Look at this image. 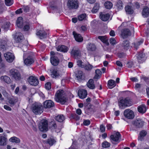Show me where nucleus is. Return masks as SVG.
<instances>
[{"label":"nucleus","instance_id":"nucleus-40","mask_svg":"<svg viewBox=\"0 0 149 149\" xmlns=\"http://www.w3.org/2000/svg\"><path fill=\"white\" fill-rule=\"evenodd\" d=\"M55 119L58 122H62L65 120V117L63 115H60L56 116Z\"/></svg>","mask_w":149,"mask_h":149},{"label":"nucleus","instance_id":"nucleus-16","mask_svg":"<svg viewBox=\"0 0 149 149\" xmlns=\"http://www.w3.org/2000/svg\"><path fill=\"white\" fill-rule=\"evenodd\" d=\"M87 95V91L84 89H80L78 91V95L81 99H84L86 97Z\"/></svg>","mask_w":149,"mask_h":149},{"label":"nucleus","instance_id":"nucleus-50","mask_svg":"<svg viewBox=\"0 0 149 149\" xmlns=\"http://www.w3.org/2000/svg\"><path fill=\"white\" fill-rule=\"evenodd\" d=\"M1 27L4 30H7L9 29V24L7 22H6L2 25Z\"/></svg>","mask_w":149,"mask_h":149},{"label":"nucleus","instance_id":"nucleus-26","mask_svg":"<svg viewBox=\"0 0 149 149\" xmlns=\"http://www.w3.org/2000/svg\"><path fill=\"white\" fill-rule=\"evenodd\" d=\"M147 107L144 104L139 106L138 108V111L142 114L144 113L146 111Z\"/></svg>","mask_w":149,"mask_h":149},{"label":"nucleus","instance_id":"nucleus-57","mask_svg":"<svg viewBox=\"0 0 149 149\" xmlns=\"http://www.w3.org/2000/svg\"><path fill=\"white\" fill-rule=\"evenodd\" d=\"M24 31H26L29 30L30 27L29 24L25 25L22 28Z\"/></svg>","mask_w":149,"mask_h":149},{"label":"nucleus","instance_id":"nucleus-30","mask_svg":"<svg viewBox=\"0 0 149 149\" xmlns=\"http://www.w3.org/2000/svg\"><path fill=\"white\" fill-rule=\"evenodd\" d=\"M121 46L124 49L128 50L130 46L129 41L128 40L124 41L122 44Z\"/></svg>","mask_w":149,"mask_h":149},{"label":"nucleus","instance_id":"nucleus-1","mask_svg":"<svg viewBox=\"0 0 149 149\" xmlns=\"http://www.w3.org/2000/svg\"><path fill=\"white\" fill-rule=\"evenodd\" d=\"M63 57V56L58 52H55L53 51H51L50 52V62L54 66L57 65L59 62L60 56Z\"/></svg>","mask_w":149,"mask_h":149},{"label":"nucleus","instance_id":"nucleus-27","mask_svg":"<svg viewBox=\"0 0 149 149\" xmlns=\"http://www.w3.org/2000/svg\"><path fill=\"white\" fill-rule=\"evenodd\" d=\"M86 48L88 50L90 51H95L96 49L95 45L91 43H89L88 44Z\"/></svg>","mask_w":149,"mask_h":149},{"label":"nucleus","instance_id":"nucleus-60","mask_svg":"<svg viewBox=\"0 0 149 149\" xmlns=\"http://www.w3.org/2000/svg\"><path fill=\"white\" fill-rule=\"evenodd\" d=\"M109 42L112 45H114L116 43V41L115 39L113 38H111L110 39Z\"/></svg>","mask_w":149,"mask_h":149},{"label":"nucleus","instance_id":"nucleus-5","mask_svg":"<svg viewBox=\"0 0 149 149\" xmlns=\"http://www.w3.org/2000/svg\"><path fill=\"white\" fill-rule=\"evenodd\" d=\"M48 121L46 119L42 120L39 124V127L42 132H46L48 130L49 126Z\"/></svg>","mask_w":149,"mask_h":149},{"label":"nucleus","instance_id":"nucleus-10","mask_svg":"<svg viewBox=\"0 0 149 149\" xmlns=\"http://www.w3.org/2000/svg\"><path fill=\"white\" fill-rule=\"evenodd\" d=\"M4 56L6 61L9 63L12 62L15 59V57L11 52H7L4 54Z\"/></svg>","mask_w":149,"mask_h":149},{"label":"nucleus","instance_id":"nucleus-17","mask_svg":"<svg viewBox=\"0 0 149 149\" xmlns=\"http://www.w3.org/2000/svg\"><path fill=\"white\" fill-rule=\"evenodd\" d=\"M110 17V14L108 13H105L100 12V18L103 21H106L109 20Z\"/></svg>","mask_w":149,"mask_h":149},{"label":"nucleus","instance_id":"nucleus-45","mask_svg":"<svg viewBox=\"0 0 149 149\" xmlns=\"http://www.w3.org/2000/svg\"><path fill=\"white\" fill-rule=\"evenodd\" d=\"M116 6L118 10L123 9V3L122 1L120 0H118Z\"/></svg>","mask_w":149,"mask_h":149},{"label":"nucleus","instance_id":"nucleus-24","mask_svg":"<svg viewBox=\"0 0 149 149\" xmlns=\"http://www.w3.org/2000/svg\"><path fill=\"white\" fill-rule=\"evenodd\" d=\"M24 62L26 65L29 66L34 63V60L31 57L28 56L24 59Z\"/></svg>","mask_w":149,"mask_h":149},{"label":"nucleus","instance_id":"nucleus-20","mask_svg":"<svg viewBox=\"0 0 149 149\" xmlns=\"http://www.w3.org/2000/svg\"><path fill=\"white\" fill-rule=\"evenodd\" d=\"M86 85L87 87L90 89H94L95 88L94 80L92 79L89 80L87 83Z\"/></svg>","mask_w":149,"mask_h":149},{"label":"nucleus","instance_id":"nucleus-47","mask_svg":"<svg viewBox=\"0 0 149 149\" xmlns=\"http://www.w3.org/2000/svg\"><path fill=\"white\" fill-rule=\"evenodd\" d=\"M44 107L46 109L50 108L53 107L54 105V103H44Z\"/></svg>","mask_w":149,"mask_h":149},{"label":"nucleus","instance_id":"nucleus-8","mask_svg":"<svg viewBox=\"0 0 149 149\" xmlns=\"http://www.w3.org/2000/svg\"><path fill=\"white\" fill-rule=\"evenodd\" d=\"M36 34L37 36L41 39L46 38L47 35V33L43 29H37Z\"/></svg>","mask_w":149,"mask_h":149},{"label":"nucleus","instance_id":"nucleus-61","mask_svg":"<svg viewBox=\"0 0 149 149\" xmlns=\"http://www.w3.org/2000/svg\"><path fill=\"white\" fill-rule=\"evenodd\" d=\"M24 12L27 13L29 11V7L27 6H24L22 8Z\"/></svg>","mask_w":149,"mask_h":149},{"label":"nucleus","instance_id":"nucleus-11","mask_svg":"<svg viewBox=\"0 0 149 149\" xmlns=\"http://www.w3.org/2000/svg\"><path fill=\"white\" fill-rule=\"evenodd\" d=\"M49 127L52 130H54L56 132H58L60 131V130L57 128V126L55 121L53 120H52L49 121Z\"/></svg>","mask_w":149,"mask_h":149},{"label":"nucleus","instance_id":"nucleus-46","mask_svg":"<svg viewBox=\"0 0 149 149\" xmlns=\"http://www.w3.org/2000/svg\"><path fill=\"white\" fill-rule=\"evenodd\" d=\"M126 53L124 52H118L117 53V56L119 58H124L126 56Z\"/></svg>","mask_w":149,"mask_h":149},{"label":"nucleus","instance_id":"nucleus-59","mask_svg":"<svg viewBox=\"0 0 149 149\" xmlns=\"http://www.w3.org/2000/svg\"><path fill=\"white\" fill-rule=\"evenodd\" d=\"M77 65L78 66L81 68H83L84 67V65H83V64L84 63L82 62V61L81 60H78L77 61Z\"/></svg>","mask_w":149,"mask_h":149},{"label":"nucleus","instance_id":"nucleus-64","mask_svg":"<svg viewBox=\"0 0 149 149\" xmlns=\"http://www.w3.org/2000/svg\"><path fill=\"white\" fill-rule=\"evenodd\" d=\"M15 13L16 14H18L22 13V8H20L17 10L15 11Z\"/></svg>","mask_w":149,"mask_h":149},{"label":"nucleus","instance_id":"nucleus-21","mask_svg":"<svg viewBox=\"0 0 149 149\" xmlns=\"http://www.w3.org/2000/svg\"><path fill=\"white\" fill-rule=\"evenodd\" d=\"M133 124L137 128H141L143 125V122L141 120H136L133 121Z\"/></svg>","mask_w":149,"mask_h":149},{"label":"nucleus","instance_id":"nucleus-62","mask_svg":"<svg viewBox=\"0 0 149 149\" xmlns=\"http://www.w3.org/2000/svg\"><path fill=\"white\" fill-rule=\"evenodd\" d=\"M133 65V63L131 61L128 62L127 63V67L130 68H131L132 67Z\"/></svg>","mask_w":149,"mask_h":149},{"label":"nucleus","instance_id":"nucleus-58","mask_svg":"<svg viewBox=\"0 0 149 149\" xmlns=\"http://www.w3.org/2000/svg\"><path fill=\"white\" fill-rule=\"evenodd\" d=\"M45 88L47 90H50L51 88V83L50 82H47L45 84Z\"/></svg>","mask_w":149,"mask_h":149},{"label":"nucleus","instance_id":"nucleus-44","mask_svg":"<svg viewBox=\"0 0 149 149\" xmlns=\"http://www.w3.org/2000/svg\"><path fill=\"white\" fill-rule=\"evenodd\" d=\"M105 8L107 9H110L113 6L112 3L110 1H107L104 3Z\"/></svg>","mask_w":149,"mask_h":149},{"label":"nucleus","instance_id":"nucleus-22","mask_svg":"<svg viewBox=\"0 0 149 149\" xmlns=\"http://www.w3.org/2000/svg\"><path fill=\"white\" fill-rule=\"evenodd\" d=\"M142 14L143 17L146 18L148 17L149 15V8L146 6L143 8L142 12Z\"/></svg>","mask_w":149,"mask_h":149},{"label":"nucleus","instance_id":"nucleus-56","mask_svg":"<svg viewBox=\"0 0 149 149\" xmlns=\"http://www.w3.org/2000/svg\"><path fill=\"white\" fill-rule=\"evenodd\" d=\"M71 116L73 119H75L76 120H78L80 119V117L76 114H72Z\"/></svg>","mask_w":149,"mask_h":149},{"label":"nucleus","instance_id":"nucleus-23","mask_svg":"<svg viewBox=\"0 0 149 149\" xmlns=\"http://www.w3.org/2000/svg\"><path fill=\"white\" fill-rule=\"evenodd\" d=\"M16 25L20 29L23 27V19L22 17H19L17 18L16 21Z\"/></svg>","mask_w":149,"mask_h":149},{"label":"nucleus","instance_id":"nucleus-37","mask_svg":"<svg viewBox=\"0 0 149 149\" xmlns=\"http://www.w3.org/2000/svg\"><path fill=\"white\" fill-rule=\"evenodd\" d=\"M24 38V36L21 33H19L18 35L16 38L15 40L17 42H21Z\"/></svg>","mask_w":149,"mask_h":149},{"label":"nucleus","instance_id":"nucleus-48","mask_svg":"<svg viewBox=\"0 0 149 149\" xmlns=\"http://www.w3.org/2000/svg\"><path fill=\"white\" fill-rule=\"evenodd\" d=\"M143 43V41L142 40H140L134 43V47L137 50L139 48V46Z\"/></svg>","mask_w":149,"mask_h":149},{"label":"nucleus","instance_id":"nucleus-3","mask_svg":"<svg viewBox=\"0 0 149 149\" xmlns=\"http://www.w3.org/2000/svg\"><path fill=\"white\" fill-rule=\"evenodd\" d=\"M32 111L36 114H40L43 111V107L40 104H33L31 107Z\"/></svg>","mask_w":149,"mask_h":149},{"label":"nucleus","instance_id":"nucleus-43","mask_svg":"<svg viewBox=\"0 0 149 149\" xmlns=\"http://www.w3.org/2000/svg\"><path fill=\"white\" fill-rule=\"evenodd\" d=\"M147 134V132L145 130H142L141 131L139 134L140 136L138 137V139L139 140L141 141L142 138L146 136Z\"/></svg>","mask_w":149,"mask_h":149},{"label":"nucleus","instance_id":"nucleus-34","mask_svg":"<svg viewBox=\"0 0 149 149\" xmlns=\"http://www.w3.org/2000/svg\"><path fill=\"white\" fill-rule=\"evenodd\" d=\"M132 105V103H119L118 105L120 108L124 109L125 107H130Z\"/></svg>","mask_w":149,"mask_h":149},{"label":"nucleus","instance_id":"nucleus-19","mask_svg":"<svg viewBox=\"0 0 149 149\" xmlns=\"http://www.w3.org/2000/svg\"><path fill=\"white\" fill-rule=\"evenodd\" d=\"M56 50L58 51H59L63 53H66L68 51V49L66 46L61 45H59L56 48Z\"/></svg>","mask_w":149,"mask_h":149},{"label":"nucleus","instance_id":"nucleus-35","mask_svg":"<svg viewBox=\"0 0 149 149\" xmlns=\"http://www.w3.org/2000/svg\"><path fill=\"white\" fill-rule=\"evenodd\" d=\"M100 8V4L96 3L94 4V6L92 10V12L93 13H96L98 11Z\"/></svg>","mask_w":149,"mask_h":149},{"label":"nucleus","instance_id":"nucleus-63","mask_svg":"<svg viewBox=\"0 0 149 149\" xmlns=\"http://www.w3.org/2000/svg\"><path fill=\"white\" fill-rule=\"evenodd\" d=\"M87 28L85 26H82L80 28V31L81 32H84L87 30Z\"/></svg>","mask_w":149,"mask_h":149},{"label":"nucleus","instance_id":"nucleus-42","mask_svg":"<svg viewBox=\"0 0 149 149\" xmlns=\"http://www.w3.org/2000/svg\"><path fill=\"white\" fill-rule=\"evenodd\" d=\"M102 75L101 71L99 69H97L95 71V75L94 78L96 79L100 78Z\"/></svg>","mask_w":149,"mask_h":149},{"label":"nucleus","instance_id":"nucleus-41","mask_svg":"<svg viewBox=\"0 0 149 149\" xmlns=\"http://www.w3.org/2000/svg\"><path fill=\"white\" fill-rule=\"evenodd\" d=\"M1 79L3 80L5 82L8 84L10 83L11 81L10 78L7 76H1Z\"/></svg>","mask_w":149,"mask_h":149},{"label":"nucleus","instance_id":"nucleus-51","mask_svg":"<svg viewBox=\"0 0 149 149\" xmlns=\"http://www.w3.org/2000/svg\"><path fill=\"white\" fill-rule=\"evenodd\" d=\"M55 142L56 141L54 139L50 138L47 140V143L49 144V145L52 146Z\"/></svg>","mask_w":149,"mask_h":149},{"label":"nucleus","instance_id":"nucleus-28","mask_svg":"<svg viewBox=\"0 0 149 149\" xmlns=\"http://www.w3.org/2000/svg\"><path fill=\"white\" fill-rule=\"evenodd\" d=\"M116 85V82L113 80L110 79L108 81L107 86L109 88L112 89L115 87Z\"/></svg>","mask_w":149,"mask_h":149},{"label":"nucleus","instance_id":"nucleus-49","mask_svg":"<svg viewBox=\"0 0 149 149\" xmlns=\"http://www.w3.org/2000/svg\"><path fill=\"white\" fill-rule=\"evenodd\" d=\"M86 15L85 13L79 15L78 17V19L79 20L82 21L84 20L86 18Z\"/></svg>","mask_w":149,"mask_h":149},{"label":"nucleus","instance_id":"nucleus-4","mask_svg":"<svg viewBox=\"0 0 149 149\" xmlns=\"http://www.w3.org/2000/svg\"><path fill=\"white\" fill-rule=\"evenodd\" d=\"M79 3L78 0H68L67 6L70 10L77 9L79 7Z\"/></svg>","mask_w":149,"mask_h":149},{"label":"nucleus","instance_id":"nucleus-14","mask_svg":"<svg viewBox=\"0 0 149 149\" xmlns=\"http://www.w3.org/2000/svg\"><path fill=\"white\" fill-rule=\"evenodd\" d=\"M131 33L130 30L128 29H125L121 31V35L123 39L127 38L131 35Z\"/></svg>","mask_w":149,"mask_h":149},{"label":"nucleus","instance_id":"nucleus-31","mask_svg":"<svg viewBox=\"0 0 149 149\" xmlns=\"http://www.w3.org/2000/svg\"><path fill=\"white\" fill-rule=\"evenodd\" d=\"M125 8L127 14L131 15L133 13L134 11L131 6L127 5L125 6Z\"/></svg>","mask_w":149,"mask_h":149},{"label":"nucleus","instance_id":"nucleus-33","mask_svg":"<svg viewBox=\"0 0 149 149\" xmlns=\"http://www.w3.org/2000/svg\"><path fill=\"white\" fill-rule=\"evenodd\" d=\"M7 139L3 136H0V145L4 146L7 144Z\"/></svg>","mask_w":149,"mask_h":149},{"label":"nucleus","instance_id":"nucleus-55","mask_svg":"<svg viewBox=\"0 0 149 149\" xmlns=\"http://www.w3.org/2000/svg\"><path fill=\"white\" fill-rule=\"evenodd\" d=\"M116 65L119 66L118 69L120 70L123 67V64L121 62L119 61H116Z\"/></svg>","mask_w":149,"mask_h":149},{"label":"nucleus","instance_id":"nucleus-13","mask_svg":"<svg viewBox=\"0 0 149 149\" xmlns=\"http://www.w3.org/2000/svg\"><path fill=\"white\" fill-rule=\"evenodd\" d=\"M120 134L119 132H117L116 134L111 135L110 136L111 142L113 143V142H119V139L120 138Z\"/></svg>","mask_w":149,"mask_h":149},{"label":"nucleus","instance_id":"nucleus-36","mask_svg":"<svg viewBox=\"0 0 149 149\" xmlns=\"http://www.w3.org/2000/svg\"><path fill=\"white\" fill-rule=\"evenodd\" d=\"M9 141L13 143H19L20 142V139L18 138L15 136H13L10 138Z\"/></svg>","mask_w":149,"mask_h":149},{"label":"nucleus","instance_id":"nucleus-54","mask_svg":"<svg viewBox=\"0 0 149 149\" xmlns=\"http://www.w3.org/2000/svg\"><path fill=\"white\" fill-rule=\"evenodd\" d=\"M84 67L83 68H84L86 70L88 71L91 70L93 68V66L89 64L84 65Z\"/></svg>","mask_w":149,"mask_h":149},{"label":"nucleus","instance_id":"nucleus-9","mask_svg":"<svg viewBox=\"0 0 149 149\" xmlns=\"http://www.w3.org/2000/svg\"><path fill=\"white\" fill-rule=\"evenodd\" d=\"M124 114L125 117L128 119H133L134 117V112L130 109L125 110L124 112Z\"/></svg>","mask_w":149,"mask_h":149},{"label":"nucleus","instance_id":"nucleus-52","mask_svg":"<svg viewBox=\"0 0 149 149\" xmlns=\"http://www.w3.org/2000/svg\"><path fill=\"white\" fill-rule=\"evenodd\" d=\"M110 146V143L107 141H104L102 143V146L103 148L109 147Z\"/></svg>","mask_w":149,"mask_h":149},{"label":"nucleus","instance_id":"nucleus-25","mask_svg":"<svg viewBox=\"0 0 149 149\" xmlns=\"http://www.w3.org/2000/svg\"><path fill=\"white\" fill-rule=\"evenodd\" d=\"M137 55L136 58L139 63H142L144 61V58L145 56V54L142 53H139Z\"/></svg>","mask_w":149,"mask_h":149},{"label":"nucleus","instance_id":"nucleus-2","mask_svg":"<svg viewBox=\"0 0 149 149\" xmlns=\"http://www.w3.org/2000/svg\"><path fill=\"white\" fill-rule=\"evenodd\" d=\"M54 99L57 102H66L67 100L64 94V91L61 89L57 91L55 95Z\"/></svg>","mask_w":149,"mask_h":149},{"label":"nucleus","instance_id":"nucleus-18","mask_svg":"<svg viewBox=\"0 0 149 149\" xmlns=\"http://www.w3.org/2000/svg\"><path fill=\"white\" fill-rule=\"evenodd\" d=\"M72 34L75 40L78 42H81L83 40V38L80 34L77 33L75 31L72 32Z\"/></svg>","mask_w":149,"mask_h":149},{"label":"nucleus","instance_id":"nucleus-38","mask_svg":"<svg viewBox=\"0 0 149 149\" xmlns=\"http://www.w3.org/2000/svg\"><path fill=\"white\" fill-rule=\"evenodd\" d=\"M120 101L118 102H132V100L129 97H126L123 99V97H120L119 99Z\"/></svg>","mask_w":149,"mask_h":149},{"label":"nucleus","instance_id":"nucleus-53","mask_svg":"<svg viewBox=\"0 0 149 149\" xmlns=\"http://www.w3.org/2000/svg\"><path fill=\"white\" fill-rule=\"evenodd\" d=\"M5 5L7 6H10L13 3V0H5Z\"/></svg>","mask_w":149,"mask_h":149},{"label":"nucleus","instance_id":"nucleus-39","mask_svg":"<svg viewBox=\"0 0 149 149\" xmlns=\"http://www.w3.org/2000/svg\"><path fill=\"white\" fill-rule=\"evenodd\" d=\"M51 73V76L53 78H56L59 76V73L58 72V71L55 69L53 70Z\"/></svg>","mask_w":149,"mask_h":149},{"label":"nucleus","instance_id":"nucleus-6","mask_svg":"<svg viewBox=\"0 0 149 149\" xmlns=\"http://www.w3.org/2000/svg\"><path fill=\"white\" fill-rule=\"evenodd\" d=\"M29 84L33 86H36L39 83V81L37 77L35 76H31L27 79Z\"/></svg>","mask_w":149,"mask_h":149},{"label":"nucleus","instance_id":"nucleus-7","mask_svg":"<svg viewBox=\"0 0 149 149\" xmlns=\"http://www.w3.org/2000/svg\"><path fill=\"white\" fill-rule=\"evenodd\" d=\"M10 72L13 77L15 80H19L21 79V74L17 70L15 69H12L10 70Z\"/></svg>","mask_w":149,"mask_h":149},{"label":"nucleus","instance_id":"nucleus-29","mask_svg":"<svg viewBox=\"0 0 149 149\" xmlns=\"http://www.w3.org/2000/svg\"><path fill=\"white\" fill-rule=\"evenodd\" d=\"M7 43L5 40H3L0 44V50L2 51H4L6 49Z\"/></svg>","mask_w":149,"mask_h":149},{"label":"nucleus","instance_id":"nucleus-12","mask_svg":"<svg viewBox=\"0 0 149 149\" xmlns=\"http://www.w3.org/2000/svg\"><path fill=\"white\" fill-rule=\"evenodd\" d=\"M72 56L75 59H79L81 57V53L79 49H73L71 52Z\"/></svg>","mask_w":149,"mask_h":149},{"label":"nucleus","instance_id":"nucleus-15","mask_svg":"<svg viewBox=\"0 0 149 149\" xmlns=\"http://www.w3.org/2000/svg\"><path fill=\"white\" fill-rule=\"evenodd\" d=\"M75 76L79 81H81L85 79V76L83 72L81 71H77L75 74Z\"/></svg>","mask_w":149,"mask_h":149},{"label":"nucleus","instance_id":"nucleus-32","mask_svg":"<svg viewBox=\"0 0 149 149\" xmlns=\"http://www.w3.org/2000/svg\"><path fill=\"white\" fill-rule=\"evenodd\" d=\"M98 38L100 39L102 42L107 45H109V43L107 37L105 36H99Z\"/></svg>","mask_w":149,"mask_h":149}]
</instances>
